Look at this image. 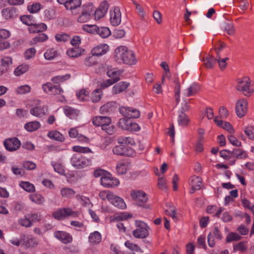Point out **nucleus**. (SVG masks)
<instances>
[{"instance_id":"1","label":"nucleus","mask_w":254,"mask_h":254,"mask_svg":"<svg viewBox=\"0 0 254 254\" xmlns=\"http://www.w3.org/2000/svg\"><path fill=\"white\" fill-rule=\"evenodd\" d=\"M115 57L117 62L128 65H133L137 62L134 53L124 46H121L115 50Z\"/></svg>"},{"instance_id":"2","label":"nucleus","mask_w":254,"mask_h":254,"mask_svg":"<svg viewBox=\"0 0 254 254\" xmlns=\"http://www.w3.org/2000/svg\"><path fill=\"white\" fill-rule=\"evenodd\" d=\"M70 163L75 168L82 169L91 166L92 160L83 157L80 154H74L70 158Z\"/></svg>"},{"instance_id":"3","label":"nucleus","mask_w":254,"mask_h":254,"mask_svg":"<svg viewBox=\"0 0 254 254\" xmlns=\"http://www.w3.org/2000/svg\"><path fill=\"white\" fill-rule=\"evenodd\" d=\"M136 229L132 232L133 236L136 238H145L149 235V229L147 225L141 221H135Z\"/></svg>"},{"instance_id":"4","label":"nucleus","mask_w":254,"mask_h":254,"mask_svg":"<svg viewBox=\"0 0 254 254\" xmlns=\"http://www.w3.org/2000/svg\"><path fill=\"white\" fill-rule=\"evenodd\" d=\"M250 84L251 80L248 77L239 79L236 87L237 90L242 91L245 96H250L254 91V89L250 87Z\"/></svg>"},{"instance_id":"5","label":"nucleus","mask_w":254,"mask_h":254,"mask_svg":"<svg viewBox=\"0 0 254 254\" xmlns=\"http://www.w3.org/2000/svg\"><path fill=\"white\" fill-rule=\"evenodd\" d=\"M130 195L136 205L149 208L148 205H144L148 200V197L144 191L134 190L131 191Z\"/></svg>"},{"instance_id":"6","label":"nucleus","mask_w":254,"mask_h":254,"mask_svg":"<svg viewBox=\"0 0 254 254\" xmlns=\"http://www.w3.org/2000/svg\"><path fill=\"white\" fill-rule=\"evenodd\" d=\"M81 14L77 18V21L80 23L88 21L92 17L94 13L93 6L91 4L84 5L79 11Z\"/></svg>"},{"instance_id":"7","label":"nucleus","mask_w":254,"mask_h":254,"mask_svg":"<svg viewBox=\"0 0 254 254\" xmlns=\"http://www.w3.org/2000/svg\"><path fill=\"white\" fill-rule=\"evenodd\" d=\"M112 151L114 154L120 156H132L134 154L130 147L122 144L115 146Z\"/></svg>"},{"instance_id":"8","label":"nucleus","mask_w":254,"mask_h":254,"mask_svg":"<svg viewBox=\"0 0 254 254\" xmlns=\"http://www.w3.org/2000/svg\"><path fill=\"white\" fill-rule=\"evenodd\" d=\"M101 184L105 188H112L118 186L119 181L116 178H112L111 174L107 172L100 179Z\"/></svg>"},{"instance_id":"9","label":"nucleus","mask_w":254,"mask_h":254,"mask_svg":"<svg viewBox=\"0 0 254 254\" xmlns=\"http://www.w3.org/2000/svg\"><path fill=\"white\" fill-rule=\"evenodd\" d=\"M121 12L118 7H114L110 10V21L114 26H118L121 22Z\"/></svg>"},{"instance_id":"10","label":"nucleus","mask_w":254,"mask_h":254,"mask_svg":"<svg viewBox=\"0 0 254 254\" xmlns=\"http://www.w3.org/2000/svg\"><path fill=\"white\" fill-rule=\"evenodd\" d=\"M81 0H68L65 2V8L73 15H77L81 9Z\"/></svg>"},{"instance_id":"11","label":"nucleus","mask_w":254,"mask_h":254,"mask_svg":"<svg viewBox=\"0 0 254 254\" xmlns=\"http://www.w3.org/2000/svg\"><path fill=\"white\" fill-rule=\"evenodd\" d=\"M120 113L124 117L128 118H137L139 117L140 112L133 108L121 107L119 109Z\"/></svg>"},{"instance_id":"12","label":"nucleus","mask_w":254,"mask_h":254,"mask_svg":"<svg viewBox=\"0 0 254 254\" xmlns=\"http://www.w3.org/2000/svg\"><path fill=\"white\" fill-rule=\"evenodd\" d=\"M3 144L6 150L13 151L17 150L20 147L21 143L17 138L13 137L5 140Z\"/></svg>"},{"instance_id":"13","label":"nucleus","mask_w":254,"mask_h":254,"mask_svg":"<svg viewBox=\"0 0 254 254\" xmlns=\"http://www.w3.org/2000/svg\"><path fill=\"white\" fill-rule=\"evenodd\" d=\"M109 7L108 2L105 0L101 2L98 8L95 10H94L95 19L99 20L103 18L106 14Z\"/></svg>"},{"instance_id":"14","label":"nucleus","mask_w":254,"mask_h":254,"mask_svg":"<svg viewBox=\"0 0 254 254\" xmlns=\"http://www.w3.org/2000/svg\"><path fill=\"white\" fill-rule=\"evenodd\" d=\"M248 103L246 100L243 99L237 101L236 104V112L237 115L241 118L244 116L247 111Z\"/></svg>"},{"instance_id":"15","label":"nucleus","mask_w":254,"mask_h":254,"mask_svg":"<svg viewBox=\"0 0 254 254\" xmlns=\"http://www.w3.org/2000/svg\"><path fill=\"white\" fill-rule=\"evenodd\" d=\"M21 245L27 248L35 247L38 245V242L36 238L25 234L21 235Z\"/></svg>"},{"instance_id":"16","label":"nucleus","mask_w":254,"mask_h":254,"mask_svg":"<svg viewBox=\"0 0 254 254\" xmlns=\"http://www.w3.org/2000/svg\"><path fill=\"white\" fill-rule=\"evenodd\" d=\"M93 124L96 127H101L102 129L108 124L111 123V119L107 116H96L92 118Z\"/></svg>"},{"instance_id":"17","label":"nucleus","mask_w":254,"mask_h":254,"mask_svg":"<svg viewBox=\"0 0 254 254\" xmlns=\"http://www.w3.org/2000/svg\"><path fill=\"white\" fill-rule=\"evenodd\" d=\"M1 14L2 17L6 20L13 19L18 16L17 9L13 7L3 8L1 11Z\"/></svg>"},{"instance_id":"18","label":"nucleus","mask_w":254,"mask_h":254,"mask_svg":"<svg viewBox=\"0 0 254 254\" xmlns=\"http://www.w3.org/2000/svg\"><path fill=\"white\" fill-rule=\"evenodd\" d=\"M54 236L64 244L69 243L72 240V236L64 231H56L54 233Z\"/></svg>"},{"instance_id":"19","label":"nucleus","mask_w":254,"mask_h":254,"mask_svg":"<svg viewBox=\"0 0 254 254\" xmlns=\"http://www.w3.org/2000/svg\"><path fill=\"white\" fill-rule=\"evenodd\" d=\"M199 90V85L196 83H193L184 90L183 94L186 97H189L195 95Z\"/></svg>"},{"instance_id":"20","label":"nucleus","mask_w":254,"mask_h":254,"mask_svg":"<svg viewBox=\"0 0 254 254\" xmlns=\"http://www.w3.org/2000/svg\"><path fill=\"white\" fill-rule=\"evenodd\" d=\"M129 83L121 81L115 84L112 88V93L114 94H119L126 90L129 86Z\"/></svg>"},{"instance_id":"21","label":"nucleus","mask_w":254,"mask_h":254,"mask_svg":"<svg viewBox=\"0 0 254 254\" xmlns=\"http://www.w3.org/2000/svg\"><path fill=\"white\" fill-rule=\"evenodd\" d=\"M112 200L110 202L115 206L120 209H125L126 204L123 198L118 196L113 193V196L111 197Z\"/></svg>"},{"instance_id":"22","label":"nucleus","mask_w":254,"mask_h":254,"mask_svg":"<svg viewBox=\"0 0 254 254\" xmlns=\"http://www.w3.org/2000/svg\"><path fill=\"white\" fill-rule=\"evenodd\" d=\"M109 46L107 44H101L94 48L91 52L93 56H100L105 54L108 50Z\"/></svg>"},{"instance_id":"23","label":"nucleus","mask_w":254,"mask_h":254,"mask_svg":"<svg viewBox=\"0 0 254 254\" xmlns=\"http://www.w3.org/2000/svg\"><path fill=\"white\" fill-rule=\"evenodd\" d=\"M59 56V51L54 48L48 49L44 54L45 59L48 61H52Z\"/></svg>"},{"instance_id":"24","label":"nucleus","mask_w":254,"mask_h":254,"mask_svg":"<svg viewBox=\"0 0 254 254\" xmlns=\"http://www.w3.org/2000/svg\"><path fill=\"white\" fill-rule=\"evenodd\" d=\"M47 25L43 23L39 24H35L33 23L30 27H29L28 30L30 33H35L45 31L47 29Z\"/></svg>"},{"instance_id":"25","label":"nucleus","mask_w":254,"mask_h":254,"mask_svg":"<svg viewBox=\"0 0 254 254\" xmlns=\"http://www.w3.org/2000/svg\"><path fill=\"white\" fill-rule=\"evenodd\" d=\"M48 108L46 106L36 107L30 110V113L36 117H41L47 112Z\"/></svg>"},{"instance_id":"26","label":"nucleus","mask_w":254,"mask_h":254,"mask_svg":"<svg viewBox=\"0 0 254 254\" xmlns=\"http://www.w3.org/2000/svg\"><path fill=\"white\" fill-rule=\"evenodd\" d=\"M101 240L102 236L98 231H94L90 233L88 237L89 242L93 245L99 244L101 241Z\"/></svg>"},{"instance_id":"27","label":"nucleus","mask_w":254,"mask_h":254,"mask_svg":"<svg viewBox=\"0 0 254 254\" xmlns=\"http://www.w3.org/2000/svg\"><path fill=\"white\" fill-rule=\"evenodd\" d=\"M84 52V50L79 47L72 48L66 51L67 55L70 58H77L79 57Z\"/></svg>"},{"instance_id":"28","label":"nucleus","mask_w":254,"mask_h":254,"mask_svg":"<svg viewBox=\"0 0 254 254\" xmlns=\"http://www.w3.org/2000/svg\"><path fill=\"white\" fill-rule=\"evenodd\" d=\"M228 153H231L232 157H235L238 159H244L247 157L246 152L240 148L233 149L232 151H228Z\"/></svg>"},{"instance_id":"29","label":"nucleus","mask_w":254,"mask_h":254,"mask_svg":"<svg viewBox=\"0 0 254 254\" xmlns=\"http://www.w3.org/2000/svg\"><path fill=\"white\" fill-rule=\"evenodd\" d=\"M201 61L204 63V64L206 68H211L216 64L217 59L215 58L212 56L209 55L206 58L202 59Z\"/></svg>"},{"instance_id":"30","label":"nucleus","mask_w":254,"mask_h":254,"mask_svg":"<svg viewBox=\"0 0 254 254\" xmlns=\"http://www.w3.org/2000/svg\"><path fill=\"white\" fill-rule=\"evenodd\" d=\"M177 121L179 126L182 127H186L189 124L190 122V119L188 116L185 113L179 112Z\"/></svg>"},{"instance_id":"31","label":"nucleus","mask_w":254,"mask_h":254,"mask_svg":"<svg viewBox=\"0 0 254 254\" xmlns=\"http://www.w3.org/2000/svg\"><path fill=\"white\" fill-rule=\"evenodd\" d=\"M117 141L118 143L122 145H131L135 144L134 139L129 136H120L118 138Z\"/></svg>"},{"instance_id":"32","label":"nucleus","mask_w":254,"mask_h":254,"mask_svg":"<svg viewBox=\"0 0 254 254\" xmlns=\"http://www.w3.org/2000/svg\"><path fill=\"white\" fill-rule=\"evenodd\" d=\"M60 193L63 197L70 198L74 195L75 192L73 189L65 187L61 190Z\"/></svg>"},{"instance_id":"33","label":"nucleus","mask_w":254,"mask_h":254,"mask_svg":"<svg viewBox=\"0 0 254 254\" xmlns=\"http://www.w3.org/2000/svg\"><path fill=\"white\" fill-rule=\"evenodd\" d=\"M131 122L129 119L121 118L118 122V126L122 129L129 130Z\"/></svg>"},{"instance_id":"34","label":"nucleus","mask_w":254,"mask_h":254,"mask_svg":"<svg viewBox=\"0 0 254 254\" xmlns=\"http://www.w3.org/2000/svg\"><path fill=\"white\" fill-rule=\"evenodd\" d=\"M65 114L70 119L75 118L79 114V111L70 107L66 106L64 109Z\"/></svg>"},{"instance_id":"35","label":"nucleus","mask_w":254,"mask_h":254,"mask_svg":"<svg viewBox=\"0 0 254 254\" xmlns=\"http://www.w3.org/2000/svg\"><path fill=\"white\" fill-rule=\"evenodd\" d=\"M40 127V124L37 121L30 122L25 125V128L28 131L32 132L38 129Z\"/></svg>"},{"instance_id":"36","label":"nucleus","mask_w":254,"mask_h":254,"mask_svg":"<svg viewBox=\"0 0 254 254\" xmlns=\"http://www.w3.org/2000/svg\"><path fill=\"white\" fill-rule=\"evenodd\" d=\"M117 172L120 175H123L127 173L128 170V165L124 162H119L116 166Z\"/></svg>"},{"instance_id":"37","label":"nucleus","mask_w":254,"mask_h":254,"mask_svg":"<svg viewBox=\"0 0 254 254\" xmlns=\"http://www.w3.org/2000/svg\"><path fill=\"white\" fill-rule=\"evenodd\" d=\"M103 95L102 90L101 89H97L94 90L91 95V99L93 103H97L99 102Z\"/></svg>"},{"instance_id":"38","label":"nucleus","mask_w":254,"mask_h":254,"mask_svg":"<svg viewBox=\"0 0 254 254\" xmlns=\"http://www.w3.org/2000/svg\"><path fill=\"white\" fill-rule=\"evenodd\" d=\"M246 243L244 241L239 242L233 245V252L240 251L241 253H245L247 250Z\"/></svg>"},{"instance_id":"39","label":"nucleus","mask_w":254,"mask_h":254,"mask_svg":"<svg viewBox=\"0 0 254 254\" xmlns=\"http://www.w3.org/2000/svg\"><path fill=\"white\" fill-rule=\"evenodd\" d=\"M48 136L51 139H54L59 141H63L64 140V137L63 135L57 130L50 131L48 134Z\"/></svg>"},{"instance_id":"40","label":"nucleus","mask_w":254,"mask_h":254,"mask_svg":"<svg viewBox=\"0 0 254 254\" xmlns=\"http://www.w3.org/2000/svg\"><path fill=\"white\" fill-rule=\"evenodd\" d=\"M30 199L32 202L37 204H42L45 202L44 197L38 193L31 194L30 195Z\"/></svg>"},{"instance_id":"41","label":"nucleus","mask_w":254,"mask_h":254,"mask_svg":"<svg viewBox=\"0 0 254 254\" xmlns=\"http://www.w3.org/2000/svg\"><path fill=\"white\" fill-rule=\"evenodd\" d=\"M19 186L25 191L29 192H33L35 190L34 186L29 182H20Z\"/></svg>"},{"instance_id":"42","label":"nucleus","mask_w":254,"mask_h":254,"mask_svg":"<svg viewBox=\"0 0 254 254\" xmlns=\"http://www.w3.org/2000/svg\"><path fill=\"white\" fill-rule=\"evenodd\" d=\"M190 185L194 189L200 190L202 187V180L199 177L193 176L191 179Z\"/></svg>"},{"instance_id":"43","label":"nucleus","mask_w":254,"mask_h":254,"mask_svg":"<svg viewBox=\"0 0 254 254\" xmlns=\"http://www.w3.org/2000/svg\"><path fill=\"white\" fill-rule=\"evenodd\" d=\"M96 33L103 38L108 37L111 34L110 30L106 27H102L101 28L97 27Z\"/></svg>"},{"instance_id":"44","label":"nucleus","mask_w":254,"mask_h":254,"mask_svg":"<svg viewBox=\"0 0 254 254\" xmlns=\"http://www.w3.org/2000/svg\"><path fill=\"white\" fill-rule=\"evenodd\" d=\"M127 214L125 213H116L110 217L111 222L122 221L127 219Z\"/></svg>"},{"instance_id":"45","label":"nucleus","mask_w":254,"mask_h":254,"mask_svg":"<svg viewBox=\"0 0 254 254\" xmlns=\"http://www.w3.org/2000/svg\"><path fill=\"white\" fill-rule=\"evenodd\" d=\"M29 69L28 64H22L16 67L14 70V74L16 76H19L25 73Z\"/></svg>"},{"instance_id":"46","label":"nucleus","mask_w":254,"mask_h":254,"mask_svg":"<svg viewBox=\"0 0 254 254\" xmlns=\"http://www.w3.org/2000/svg\"><path fill=\"white\" fill-rule=\"evenodd\" d=\"M242 237L236 233L231 232L229 233L226 237V241L227 243H230L232 241H237L241 239Z\"/></svg>"},{"instance_id":"47","label":"nucleus","mask_w":254,"mask_h":254,"mask_svg":"<svg viewBox=\"0 0 254 254\" xmlns=\"http://www.w3.org/2000/svg\"><path fill=\"white\" fill-rule=\"evenodd\" d=\"M76 198L78 202L84 206H89L90 204V200L87 197L77 194L76 196Z\"/></svg>"},{"instance_id":"48","label":"nucleus","mask_w":254,"mask_h":254,"mask_svg":"<svg viewBox=\"0 0 254 254\" xmlns=\"http://www.w3.org/2000/svg\"><path fill=\"white\" fill-rule=\"evenodd\" d=\"M48 36L44 33H40L35 36L32 40L33 44H36L38 42H43L48 39Z\"/></svg>"},{"instance_id":"49","label":"nucleus","mask_w":254,"mask_h":254,"mask_svg":"<svg viewBox=\"0 0 254 254\" xmlns=\"http://www.w3.org/2000/svg\"><path fill=\"white\" fill-rule=\"evenodd\" d=\"M223 28L224 30L226 31L228 34L232 35L234 34V26L232 23H224Z\"/></svg>"},{"instance_id":"50","label":"nucleus","mask_w":254,"mask_h":254,"mask_svg":"<svg viewBox=\"0 0 254 254\" xmlns=\"http://www.w3.org/2000/svg\"><path fill=\"white\" fill-rule=\"evenodd\" d=\"M31 90V87L28 85H24L19 86L16 89V93L18 94H24L29 93Z\"/></svg>"},{"instance_id":"51","label":"nucleus","mask_w":254,"mask_h":254,"mask_svg":"<svg viewBox=\"0 0 254 254\" xmlns=\"http://www.w3.org/2000/svg\"><path fill=\"white\" fill-rule=\"evenodd\" d=\"M113 193L112 192L105 190V191H101L100 192L99 194V196L100 198L103 200L107 199L109 201L110 200H112L111 197L113 196Z\"/></svg>"},{"instance_id":"52","label":"nucleus","mask_w":254,"mask_h":254,"mask_svg":"<svg viewBox=\"0 0 254 254\" xmlns=\"http://www.w3.org/2000/svg\"><path fill=\"white\" fill-rule=\"evenodd\" d=\"M120 80L119 77H116L113 79H109L104 82L101 85V88L100 89H104L108 86L113 84L114 83L118 82Z\"/></svg>"},{"instance_id":"53","label":"nucleus","mask_w":254,"mask_h":254,"mask_svg":"<svg viewBox=\"0 0 254 254\" xmlns=\"http://www.w3.org/2000/svg\"><path fill=\"white\" fill-rule=\"evenodd\" d=\"M69 74H66L64 75H59L54 77L52 81L55 83H60L61 82H64L65 80H67L70 78Z\"/></svg>"},{"instance_id":"54","label":"nucleus","mask_w":254,"mask_h":254,"mask_svg":"<svg viewBox=\"0 0 254 254\" xmlns=\"http://www.w3.org/2000/svg\"><path fill=\"white\" fill-rule=\"evenodd\" d=\"M126 247L128 248V249L137 252L142 253L143 251L141 249L138 247V246L136 244H133L130 242L129 241H127L125 242V244Z\"/></svg>"},{"instance_id":"55","label":"nucleus","mask_w":254,"mask_h":254,"mask_svg":"<svg viewBox=\"0 0 254 254\" xmlns=\"http://www.w3.org/2000/svg\"><path fill=\"white\" fill-rule=\"evenodd\" d=\"M72 150L77 152L87 153L92 152L91 150L87 147H82L80 146H74L72 147Z\"/></svg>"},{"instance_id":"56","label":"nucleus","mask_w":254,"mask_h":254,"mask_svg":"<svg viewBox=\"0 0 254 254\" xmlns=\"http://www.w3.org/2000/svg\"><path fill=\"white\" fill-rule=\"evenodd\" d=\"M21 21L25 24L28 25L29 27L34 23V20L30 15H24L21 17Z\"/></svg>"},{"instance_id":"57","label":"nucleus","mask_w":254,"mask_h":254,"mask_svg":"<svg viewBox=\"0 0 254 254\" xmlns=\"http://www.w3.org/2000/svg\"><path fill=\"white\" fill-rule=\"evenodd\" d=\"M112 103H108L102 106L100 109V113L101 114H106L112 111Z\"/></svg>"},{"instance_id":"58","label":"nucleus","mask_w":254,"mask_h":254,"mask_svg":"<svg viewBox=\"0 0 254 254\" xmlns=\"http://www.w3.org/2000/svg\"><path fill=\"white\" fill-rule=\"evenodd\" d=\"M19 224L23 227H30L33 225L32 221H31L29 217H25L24 218L20 219L18 220Z\"/></svg>"},{"instance_id":"59","label":"nucleus","mask_w":254,"mask_h":254,"mask_svg":"<svg viewBox=\"0 0 254 254\" xmlns=\"http://www.w3.org/2000/svg\"><path fill=\"white\" fill-rule=\"evenodd\" d=\"M36 50L34 48H31L27 49L24 53V57L26 60H29L33 58L36 54Z\"/></svg>"},{"instance_id":"60","label":"nucleus","mask_w":254,"mask_h":254,"mask_svg":"<svg viewBox=\"0 0 254 254\" xmlns=\"http://www.w3.org/2000/svg\"><path fill=\"white\" fill-rule=\"evenodd\" d=\"M55 39L57 42H66L70 39V37L65 33L58 34L56 35Z\"/></svg>"},{"instance_id":"61","label":"nucleus","mask_w":254,"mask_h":254,"mask_svg":"<svg viewBox=\"0 0 254 254\" xmlns=\"http://www.w3.org/2000/svg\"><path fill=\"white\" fill-rule=\"evenodd\" d=\"M97 26L95 25H84L82 29L87 32L94 33L96 32Z\"/></svg>"},{"instance_id":"62","label":"nucleus","mask_w":254,"mask_h":254,"mask_svg":"<svg viewBox=\"0 0 254 254\" xmlns=\"http://www.w3.org/2000/svg\"><path fill=\"white\" fill-rule=\"evenodd\" d=\"M95 56L92 55L91 56L86 58L85 61V65L87 66H91L96 64L97 62L95 60Z\"/></svg>"},{"instance_id":"63","label":"nucleus","mask_w":254,"mask_h":254,"mask_svg":"<svg viewBox=\"0 0 254 254\" xmlns=\"http://www.w3.org/2000/svg\"><path fill=\"white\" fill-rule=\"evenodd\" d=\"M53 215L55 218L59 220L65 218L64 208L58 209L53 213Z\"/></svg>"},{"instance_id":"64","label":"nucleus","mask_w":254,"mask_h":254,"mask_svg":"<svg viewBox=\"0 0 254 254\" xmlns=\"http://www.w3.org/2000/svg\"><path fill=\"white\" fill-rule=\"evenodd\" d=\"M245 132L250 139L254 140V127H247L245 130Z\"/></svg>"}]
</instances>
